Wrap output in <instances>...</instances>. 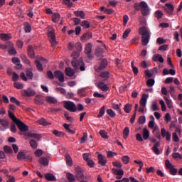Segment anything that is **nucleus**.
<instances>
[{
    "label": "nucleus",
    "instance_id": "obj_1",
    "mask_svg": "<svg viewBox=\"0 0 182 182\" xmlns=\"http://www.w3.org/2000/svg\"><path fill=\"white\" fill-rule=\"evenodd\" d=\"M9 117H10V119H11V120H13L14 123H16L20 132H22V133H25V132L29 131V127H28L26 124L23 123L18 118H16V117H15V114H14V113H12L11 110H9Z\"/></svg>",
    "mask_w": 182,
    "mask_h": 182
},
{
    "label": "nucleus",
    "instance_id": "obj_2",
    "mask_svg": "<svg viewBox=\"0 0 182 182\" xmlns=\"http://www.w3.org/2000/svg\"><path fill=\"white\" fill-rule=\"evenodd\" d=\"M147 99H149V95L146 94H143L139 101V113H146V112H147V109H146V105H147Z\"/></svg>",
    "mask_w": 182,
    "mask_h": 182
},
{
    "label": "nucleus",
    "instance_id": "obj_3",
    "mask_svg": "<svg viewBox=\"0 0 182 182\" xmlns=\"http://www.w3.org/2000/svg\"><path fill=\"white\" fill-rule=\"evenodd\" d=\"M139 6L141 8L143 16H147V15H150V8L149 7L147 3L145 1H141L139 3Z\"/></svg>",
    "mask_w": 182,
    "mask_h": 182
},
{
    "label": "nucleus",
    "instance_id": "obj_4",
    "mask_svg": "<svg viewBox=\"0 0 182 182\" xmlns=\"http://www.w3.org/2000/svg\"><path fill=\"white\" fill-rule=\"evenodd\" d=\"M48 38L51 43V46L55 48L58 45V41H56V36L55 35V29L50 28L48 32Z\"/></svg>",
    "mask_w": 182,
    "mask_h": 182
},
{
    "label": "nucleus",
    "instance_id": "obj_5",
    "mask_svg": "<svg viewBox=\"0 0 182 182\" xmlns=\"http://www.w3.org/2000/svg\"><path fill=\"white\" fill-rule=\"evenodd\" d=\"M64 107L67 110H69V112H71L72 113H75L76 110H77V107H76V105L73 103V102L67 101L64 103Z\"/></svg>",
    "mask_w": 182,
    "mask_h": 182
},
{
    "label": "nucleus",
    "instance_id": "obj_6",
    "mask_svg": "<svg viewBox=\"0 0 182 182\" xmlns=\"http://www.w3.org/2000/svg\"><path fill=\"white\" fill-rule=\"evenodd\" d=\"M79 56H80V53L79 52L75 51L72 53L71 57L73 59V60L72 61V65L73 68H79V62H80V60H76L77 59V58H79Z\"/></svg>",
    "mask_w": 182,
    "mask_h": 182
},
{
    "label": "nucleus",
    "instance_id": "obj_7",
    "mask_svg": "<svg viewBox=\"0 0 182 182\" xmlns=\"http://www.w3.org/2000/svg\"><path fill=\"white\" fill-rule=\"evenodd\" d=\"M47 63H48V60L44 59L43 58H41L40 60H36V68L38 70H39L40 72L43 71V67H42V65H45Z\"/></svg>",
    "mask_w": 182,
    "mask_h": 182
},
{
    "label": "nucleus",
    "instance_id": "obj_8",
    "mask_svg": "<svg viewBox=\"0 0 182 182\" xmlns=\"http://www.w3.org/2000/svg\"><path fill=\"white\" fill-rule=\"evenodd\" d=\"M21 94L22 96H25L26 97H31L32 96H35L36 92L34 91V90L28 88L27 90H21Z\"/></svg>",
    "mask_w": 182,
    "mask_h": 182
},
{
    "label": "nucleus",
    "instance_id": "obj_9",
    "mask_svg": "<svg viewBox=\"0 0 182 182\" xmlns=\"http://www.w3.org/2000/svg\"><path fill=\"white\" fill-rule=\"evenodd\" d=\"M113 174L117 176L116 178L117 180H120L121 178H123V176H124V171H123V169H116L112 168Z\"/></svg>",
    "mask_w": 182,
    "mask_h": 182
},
{
    "label": "nucleus",
    "instance_id": "obj_10",
    "mask_svg": "<svg viewBox=\"0 0 182 182\" xmlns=\"http://www.w3.org/2000/svg\"><path fill=\"white\" fill-rule=\"evenodd\" d=\"M54 76L57 79H58L59 82L63 83V82H65V75L62 71L57 70L54 73Z\"/></svg>",
    "mask_w": 182,
    "mask_h": 182
},
{
    "label": "nucleus",
    "instance_id": "obj_11",
    "mask_svg": "<svg viewBox=\"0 0 182 182\" xmlns=\"http://www.w3.org/2000/svg\"><path fill=\"white\" fill-rule=\"evenodd\" d=\"M139 35H142V36L150 35V30L146 26H141L139 28Z\"/></svg>",
    "mask_w": 182,
    "mask_h": 182
},
{
    "label": "nucleus",
    "instance_id": "obj_12",
    "mask_svg": "<svg viewBox=\"0 0 182 182\" xmlns=\"http://www.w3.org/2000/svg\"><path fill=\"white\" fill-rule=\"evenodd\" d=\"M98 163L100 164V166H106V163H107V159H106V157L103 156V154H98Z\"/></svg>",
    "mask_w": 182,
    "mask_h": 182
},
{
    "label": "nucleus",
    "instance_id": "obj_13",
    "mask_svg": "<svg viewBox=\"0 0 182 182\" xmlns=\"http://www.w3.org/2000/svg\"><path fill=\"white\" fill-rule=\"evenodd\" d=\"M1 127H0V130H6L8 127H9V122L7 121V119H1V122L0 123Z\"/></svg>",
    "mask_w": 182,
    "mask_h": 182
},
{
    "label": "nucleus",
    "instance_id": "obj_14",
    "mask_svg": "<svg viewBox=\"0 0 182 182\" xmlns=\"http://www.w3.org/2000/svg\"><path fill=\"white\" fill-rule=\"evenodd\" d=\"M26 137H30L31 139H36V140H40L41 137H42L40 134L28 132L23 134Z\"/></svg>",
    "mask_w": 182,
    "mask_h": 182
},
{
    "label": "nucleus",
    "instance_id": "obj_15",
    "mask_svg": "<svg viewBox=\"0 0 182 182\" xmlns=\"http://www.w3.org/2000/svg\"><path fill=\"white\" fill-rule=\"evenodd\" d=\"M38 163L39 164H41V166H49V159L45 156H41L38 159Z\"/></svg>",
    "mask_w": 182,
    "mask_h": 182
},
{
    "label": "nucleus",
    "instance_id": "obj_16",
    "mask_svg": "<svg viewBox=\"0 0 182 182\" xmlns=\"http://www.w3.org/2000/svg\"><path fill=\"white\" fill-rule=\"evenodd\" d=\"M165 11L168 15H173V11H174V6L172 4H166Z\"/></svg>",
    "mask_w": 182,
    "mask_h": 182
},
{
    "label": "nucleus",
    "instance_id": "obj_17",
    "mask_svg": "<svg viewBox=\"0 0 182 182\" xmlns=\"http://www.w3.org/2000/svg\"><path fill=\"white\" fill-rule=\"evenodd\" d=\"M160 147V142H156L153 147H152V151H154V153H155V154H161V151H160V149H159V148Z\"/></svg>",
    "mask_w": 182,
    "mask_h": 182
},
{
    "label": "nucleus",
    "instance_id": "obj_18",
    "mask_svg": "<svg viewBox=\"0 0 182 182\" xmlns=\"http://www.w3.org/2000/svg\"><path fill=\"white\" fill-rule=\"evenodd\" d=\"M75 171L77 178H78V180H82L85 176H83V171H82V168H76Z\"/></svg>",
    "mask_w": 182,
    "mask_h": 182
},
{
    "label": "nucleus",
    "instance_id": "obj_19",
    "mask_svg": "<svg viewBox=\"0 0 182 182\" xmlns=\"http://www.w3.org/2000/svg\"><path fill=\"white\" fill-rule=\"evenodd\" d=\"M152 60L154 62H157V60H159V62H160V63H164V59L163 58V56H161V55H159V54H155L152 58Z\"/></svg>",
    "mask_w": 182,
    "mask_h": 182
},
{
    "label": "nucleus",
    "instance_id": "obj_20",
    "mask_svg": "<svg viewBox=\"0 0 182 182\" xmlns=\"http://www.w3.org/2000/svg\"><path fill=\"white\" fill-rule=\"evenodd\" d=\"M18 160H27V159H29L30 160L32 159V156H25V153L23 152H19L17 155Z\"/></svg>",
    "mask_w": 182,
    "mask_h": 182
},
{
    "label": "nucleus",
    "instance_id": "obj_21",
    "mask_svg": "<svg viewBox=\"0 0 182 182\" xmlns=\"http://www.w3.org/2000/svg\"><path fill=\"white\" fill-rule=\"evenodd\" d=\"M0 38L1 39V41H4V42H6V41H9V39H12V36L9 33H1L0 34Z\"/></svg>",
    "mask_w": 182,
    "mask_h": 182
},
{
    "label": "nucleus",
    "instance_id": "obj_22",
    "mask_svg": "<svg viewBox=\"0 0 182 182\" xmlns=\"http://www.w3.org/2000/svg\"><path fill=\"white\" fill-rule=\"evenodd\" d=\"M52 21L54 23H58L60 21V14L59 13H53L52 16Z\"/></svg>",
    "mask_w": 182,
    "mask_h": 182
},
{
    "label": "nucleus",
    "instance_id": "obj_23",
    "mask_svg": "<svg viewBox=\"0 0 182 182\" xmlns=\"http://www.w3.org/2000/svg\"><path fill=\"white\" fill-rule=\"evenodd\" d=\"M97 86L102 92H107V90H109V87L104 82H99Z\"/></svg>",
    "mask_w": 182,
    "mask_h": 182
},
{
    "label": "nucleus",
    "instance_id": "obj_24",
    "mask_svg": "<svg viewBox=\"0 0 182 182\" xmlns=\"http://www.w3.org/2000/svg\"><path fill=\"white\" fill-rule=\"evenodd\" d=\"M46 100L48 103H50L51 105H56V103H58V100L54 97H47Z\"/></svg>",
    "mask_w": 182,
    "mask_h": 182
},
{
    "label": "nucleus",
    "instance_id": "obj_25",
    "mask_svg": "<svg viewBox=\"0 0 182 182\" xmlns=\"http://www.w3.org/2000/svg\"><path fill=\"white\" fill-rule=\"evenodd\" d=\"M142 136L144 140H147L150 137V132L147 128H144Z\"/></svg>",
    "mask_w": 182,
    "mask_h": 182
},
{
    "label": "nucleus",
    "instance_id": "obj_26",
    "mask_svg": "<svg viewBox=\"0 0 182 182\" xmlns=\"http://www.w3.org/2000/svg\"><path fill=\"white\" fill-rule=\"evenodd\" d=\"M65 159L66 164L69 166V167H72V166H73V160L72 159V157H70V155L65 154Z\"/></svg>",
    "mask_w": 182,
    "mask_h": 182
},
{
    "label": "nucleus",
    "instance_id": "obj_27",
    "mask_svg": "<svg viewBox=\"0 0 182 182\" xmlns=\"http://www.w3.org/2000/svg\"><path fill=\"white\" fill-rule=\"evenodd\" d=\"M28 55L29 58H31V59H33L35 58V52L33 51V48L32 46H29L28 48Z\"/></svg>",
    "mask_w": 182,
    "mask_h": 182
},
{
    "label": "nucleus",
    "instance_id": "obj_28",
    "mask_svg": "<svg viewBox=\"0 0 182 182\" xmlns=\"http://www.w3.org/2000/svg\"><path fill=\"white\" fill-rule=\"evenodd\" d=\"M37 122L40 124L41 126H50V124H52L50 122H48L47 120L45 119L44 118L38 119Z\"/></svg>",
    "mask_w": 182,
    "mask_h": 182
},
{
    "label": "nucleus",
    "instance_id": "obj_29",
    "mask_svg": "<svg viewBox=\"0 0 182 182\" xmlns=\"http://www.w3.org/2000/svg\"><path fill=\"white\" fill-rule=\"evenodd\" d=\"M45 178L48 181H55L56 180V177H55L52 173H46L45 175Z\"/></svg>",
    "mask_w": 182,
    "mask_h": 182
},
{
    "label": "nucleus",
    "instance_id": "obj_30",
    "mask_svg": "<svg viewBox=\"0 0 182 182\" xmlns=\"http://www.w3.org/2000/svg\"><path fill=\"white\" fill-rule=\"evenodd\" d=\"M77 95L80 96V97H85V96H87V92H86L85 88H81L77 90Z\"/></svg>",
    "mask_w": 182,
    "mask_h": 182
},
{
    "label": "nucleus",
    "instance_id": "obj_31",
    "mask_svg": "<svg viewBox=\"0 0 182 182\" xmlns=\"http://www.w3.org/2000/svg\"><path fill=\"white\" fill-rule=\"evenodd\" d=\"M150 39V35L148 36H142V46H146L147 43H149V41Z\"/></svg>",
    "mask_w": 182,
    "mask_h": 182
},
{
    "label": "nucleus",
    "instance_id": "obj_32",
    "mask_svg": "<svg viewBox=\"0 0 182 182\" xmlns=\"http://www.w3.org/2000/svg\"><path fill=\"white\" fill-rule=\"evenodd\" d=\"M65 74L67 75V76H74L75 70H73V69H72L71 68L68 67L65 68Z\"/></svg>",
    "mask_w": 182,
    "mask_h": 182
},
{
    "label": "nucleus",
    "instance_id": "obj_33",
    "mask_svg": "<svg viewBox=\"0 0 182 182\" xmlns=\"http://www.w3.org/2000/svg\"><path fill=\"white\" fill-rule=\"evenodd\" d=\"M164 99L168 109H173V101H171V100H170L168 97H164Z\"/></svg>",
    "mask_w": 182,
    "mask_h": 182
},
{
    "label": "nucleus",
    "instance_id": "obj_34",
    "mask_svg": "<svg viewBox=\"0 0 182 182\" xmlns=\"http://www.w3.org/2000/svg\"><path fill=\"white\" fill-rule=\"evenodd\" d=\"M34 102L36 103V105H43V98H42V97L38 95L36 97Z\"/></svg>",
    "mask_w": 182,
    "mask_h": 182
},
{
    "label": "nucleus",
    "instance_id": "obj_35",
    "mask_svg": "<svg viewBox=\"0 0 182 182\" xmlns=\"http://www.w3.org/2000/svg\"><path fill=\"white\" fill-rule=\"evenodd\" d=\"M131 66L132 68V71L134 72V75L135 76H137L138 73H139V68H137V67H136L134 65V60H132L131 62Z\"/></svg>",
    "mask_w": 182,
    "mask_h": 182
},
{
    "label": "nucleus",
    "instance_id": "obj_36",
    "mask_svg": "<svg viewBox=\"0 0 182 182\" xmlns=\"http://www.w3.org/2000/svg\"><path fill=\"white\" fill-rule=\"evenodd\" d=\"M85 53L86 55H90V53H92V44L90 43L87 44L85 48Z\"/></svg>",
    "mask_w": 182,
    "mask_h": 182
},
{
    "label": "nucleus",
    "instance_id": "obj_37",
    "mask_svg": "<svg viewBox=\"0 0 182 182\" xmlns=\"http://www.w3.org/2000/svg\"><path fill=\"white\" fill-rule=\"evenodd\" d=\"M129 134H130V129H129V127H126L123 131L124 139H127L129 137Z\"/></svg>",
    "mask_w": 182,
    "mask_h": 182
},
{
    "label": "nucleus",
    "instance_id": "obj_38",
    "mask_svg": "<svg viewBox=\"0 0 182 182\" xmlns=\"http://www.w3.org/2000/svg\"><path fill=\"white\" fill-rule=\"evenodd\" d=\"M75 16L85 19V12L83 11H76L74 12Z\"/></svg>",
    "mask_w": 182,
    "mask_h": 182
},
{
    "label": "nucleus",
    "instance_id": "obj_39",
    "mask_svg": "<svg viewBox=\"0 0 182 182\" xmlns=\"http://www.w3.org/2000/svg\"><path fill=\"white\" fill-rule=\"evenodd\" d=\"M53 134L56 137H63V136H65V133H63V132H59L56 129L53 131Z\"/></svg>",
    "mask_w": 182,
    "mask_h": 182
},
{
    "label": "nucleus",
    "instance_id": "obj_40",
    "mask_svg": "<svg viewBox=\"0 0 182 182\" xmlns=\"http://www.w3.org/2000/svg\"><path fill=\"white\" fill-rule=\"evenodd\" d=\"M87 141V133L84 132L82 137H81L80 139V144H83L84 143H86Z\"/></svg>",
    "mask_w": 182,
    "mask_h": 182
},
{
    "label": "nucleus",
    "instance_id": "obj_41",
    "mask_svg": "<svg viewBox=\"0 0 182 182\" xmlns=\"http://www.w3.org/2000/svg\"><path fill=\"white\" fill-rule=\"evenodd\" d=\"M132 107H133L132 105L126 104L124 108L125 113H130V112H132Z\"/></svg>",
    "mask_w": 182,
    "mask_h": 182
},
{
    "label": "nucleus",
    "instance_id": "obj_42",
    "mask_svg": "<svg viewBox=\"0 0 182 182\" xmlns=\"http://www.w3.org/2000/svg\"><path fill=\"white\" fill-rule=\"evenodd\" d=\"M12 62L16 66H18L19 68H22V65H21V60H19V58H12Z\"/></svg>",
    "mask_w": 182,
    "mask_h": 182
},
{
    "label": "nucleus",
    "instance_id": "obj_43",
    "mask_svg": "<svg viewBox=\"0 0 182 182\" xmlns=\"http://www.w3.org/2000/svg\"><path fill=\"white\" fill-rule=\"evenodd\" d=\"M26 73L28 79H33V73H32V70L31 68L27 69Z\"/></svg>",
    "mask_w": 182,
    "mask_h": 182
},
{
    "label": "nucleus",
    "instance_id": "obj_44",
    "mask_svg": "<svg viewBox=\"0 0 182 182\" xmlns=\"http://www.w3.org/2000/svg\"><path fill=\"white\" fill-rule=\"evenodd\" d=\"M24 31L27 33H30L31 31H32V28L31 27V24H29V23H26L24 24Z\"/></svg>",
    "mask_w": 182,
    "mask_h": 182
},
{
    "label": "nucleus",
    "instance_id": "obj_45",
    "mask_svg": "<svg viewBox=\"0 0 182 182\" xmlns=\"http://www.w3.org/2000/svg\"><path fill=\"white\" fill-rule=\"evenodd\" d=\"M30 146L35 150V149H38V142H36V141L32 139L30 141Z\"/></svg>",
    "mask_w": 182,
    "mask_h": 182
},
{
    "label": "nucleus",
    "instance_id": "obj_46",
    "mask_svg": "<svg viewBox=\"0 0 182 182\" xmlns=\"http://www.w3.org/2000/svg\"><path fill=\"white\" fill-rule=\"evenodd\" d=\"M100 134L102 139H109V135H107V132H106L105 130L101 129L100 131Z\"/></svg>",
    "mask_w": 182,
    "mask_h": 182
},
{
    "label": "nucleus",
    "instance_id": "obj_47",
    "mask_svg": "<svg viewBox=\"0 0 182 182\" xmlns=\"http://www.w3.org/2000/svg\"><path fill=\"white\" fill-rule=\"evenodd\" d=\"M106 66H107V60H102L100 65L99 68L100 70L105 69L106 68Z\"/></svg>",
    "mask_w": 182,
    "mask_h": 182
},
{
    "label": "nucleus",
    "instance_id": "obj_48",
    "mask_svg": "<svg viewBox=\"0 0 182 182\" xmlns=\"http://www.w3.org/2000/svg\"><path fill=\"white\" fill-rule=\"evenodd\" d=\"M81 26H83L85 29H89V28H90V23L85 20L81 23Z\"/></svg>",
    "mask_w": 182,
    "mask_h": 182
},
{
    "label": "nucleus",
    "instance_id": "obj_49",
    "mask_svg": "<svg viewBox=\"0 0 182 182\" xmlns=\"http://www.w3.org/2000/svg\"><path fill=\"white\" fill-rule=\"evenodd\" d=\"M107 156L109 159H112V158L114 157V156H117V153L113 152L112 151H107Z\"/></svg>",
    "mask_w": 182,
    "mask_h": 182
},
{
    "label": "nucleus",
    "instance_id": "obj_50",
    "mask_svg": "<svg viewBox=\"0 0 182 182\" xmlns=\"http://www.w3.org/2000/svg\"><path fill=\"white\" fill-rule=\"evenodd\" d=\"M4 151L6 154H12L13 153L12 148L9 146H4Z\"/></svg>",
    "mask_w": 182,
    "mask_h": 182
},
{
    "label": "nucleus",
    "instance_id": "obj_51",
    "mask_svg": "<svg viewBox=\"0 0 182 182\" xmlns=\"http://www.w3.org/2000/svg\"><path fill=\"white\" fill-rule=\"evenodd\" d=\"M165 166L168 170H170L174 167V166L170 163V160L168 159L165 161Z\"/></svg>",
    "mask_w": 182,
    "mask_h": 182
},
{
    "label": "nucleus",
    "instance_id": "obj_52",
    "mask_svg": "<svg viewBox=\"0 0 182 182\" xmlns=\"http://www.w3.org/2000/svg\"><path fill=\"white\" fill-rule=\"evenodd\" d=\"M159 103L161 106V110L162 112H166V110H167V107H166V103L164 102V100H161L159 101Z\"/></svg>",
    "mask_w": 182,
    "mask_h": 182
},
{
    "label": "nucleus",
    "instance_id": "obj_53",
    "mask_svg": "<svg viewBox=\"0 0 182 182\" xmlns=\"http://www.w3.org/2000/svg\"><path fill=\"white\" fill-rule=\"evenodd\" d=\"M172 139L175 143H178L180 141V139L178 138V135L176 132L172 134Z\"/></svg>",
    "mask_w": 182,
    "mask_h": 182
},
{
    "label": "nucleus",
    "instance_id": "obj_54",
    "mask_svg": "<svg viewBox=\"0 0 182 182\" xmlns=\"http://www.w3.org/2000/svg\"><path fill=\"white\" fill-rule=\"evenodd\" d=\"M141 66L144 69H146V68H149V66H150V62L149 61H142L141 63Z\"/></svg>",
    "mask_w": 182,
    "mask_h": 182
},
{
    "label": "nucleus",
    "instance_id": "obj_55",
    "mask_svg": "<svg viewBox=\"0 0 182 182\" xmlns=\"http://www.w3.org/2000/svg\"><path fill=\"white\" fill-rule=\"evenodd\" d=\"M14 87H16V89H18V90L23 89V84H22L21 82H15L14 83Z\"/></svg>",
    "mask_w": 182,
    "mask_h": 182
},
{
    "label": "nucleus",
    "instance_id": "obj_56",
    "mask_svg": "<svg viewBox=\"0 0 182 182\" xmlns=\"http://www.w3.org/2000/svg\"><path fill=\"white\" fill-rule=\"evenodd\" d=\"M155 16L157 19H161L163 18V12L160 10H158L155 12Z\"/></svg>",
    "mask_w": 182,
    "mask_h": 182
},
{
    "label": "nucleus",
    "instance_id": "obj_57",
    "mask_svg": "<svg viewBox=\"0 0 182 182\" xmlns=\"http://www.w3.org/2000/svg\"><path fill=\"white\" fill-rule=\"evenodd\" d=\"M130 32H132V30L130 28H127V30H125L123 33L122 38L124 39H126L130 34Z\"/></svg>",
    "mask_w": 182,
    "mask_h": 182
},
{
    "label": "nucleus",
    "instance_id": "obj_58",
    "mask_svg": "<svg viewBox=\"0 0 182 182\" xmlns=\"http://www.w3.org/2000/svg\"><path fill=\"white\" fill-rule=\"evenodd\" d=\"M105 106H103V107H101L97 117H99V118L103 117V115L105 114Z\"/></svg>",
    "mask_w": 182,
    "mask_h": 182
},
{
    "label": "nucleus",
    "instance_id": "obj_59",
    "mask_svg": "<svg viewBox=\"0 0 182 182\" xmlns=\"http://www.w3.org/2000/svg\"><path fill=\"white\" fill-rule=\"evenodd\" d=\"M107 113L108 115L110 116V117H116V112H114V111H113V109H109L107 110Z\"/></svg>",
    "mask_w": 182,
    "mask_h": 182
},
{
    "label": "nucleus",
    "instance_id": "obj_60",
    "mask_svg": "<svg viewBox=\"0 0 182 182\" xmlns=\"http://www.w3.org/2000/svg\"><path fill=\"white\" fill-rule=\"evenodd\" d=\"M122 160L124 164H129V161H130V157H129V156H122Z\"/></svg>",
    "mask_w": 182,
    "mask_h": 182
},
{
    "label": "nucleus",
    "instance_id": "obj_61",
    "mask_svg": "<svg viewBox=\"0 0 182 182\" xmlns=\"http://www.w3.org/2000/svg\"><path fill=\"white\" fill-rule=\"evenodd\" d=\"M155 81L154 79H149L146 81V85L149 86V87H152V86H154Z\"/></svg>",
    "mask_w": 182,
    "mask_h": 182
},
{
    "label": "nucleus",
    "instance_id": "obj_62",
    "mask_svg": "<svg viewBox=\"0 0 182 182\" xmlns=\"http://www.w3.org/2000/svg\"><path fill=\"white\" fill-rule=\"evenodd\" d=\"M166 123H169V122H171V115L170 113H166L164 117Z\"/></svg>",
    "mask_w": 182,
    "mask_h": 182
},
{
    "label": "nucleus",
    "instance_id": "obj_63",
    "mask_svg": "<svg viewBox=\"0 0 182 182\" xmlns=\"http://www.w3.org/2000/svg\"><path fill=\"white\" fill-rule=\"evenodd\" d=\"M138 122L139 124H144V123H146V117L145 116L139 117Z\"/></svg>",
    "mask_w": 182,
    "mask_h": 182
},
{
    "label": "nucleus",
    "instance_id": "obj_64",
    "mask_svg": "<svg viewBox=\"0 0 182 182\" xmlns=\"http://www.w3.org/2000/svg\"><path fill=\"white\" fill-rule=\"evenodd\" d=\"M100 76L104 79H109V72L107 71L102 72L101 73Z\"/></svg>",
    "mask_w": 182,
    "mask_h": 182
}]
</instances>
